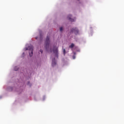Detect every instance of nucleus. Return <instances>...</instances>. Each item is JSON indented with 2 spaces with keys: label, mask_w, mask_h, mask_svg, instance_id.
<instances>
[{
  "label": "nucleus",
  "mask_w": 124,
  "mask_h": 124,
  "mask_svg": "<svg viewBox=\"0 0 124 124\" xmlns=\"http://www.w3.org/2000/svg\"><path fill=\"white\" fill-rule=\"evenodd\" d=\"M50 52H52V50L51 49L50 50Z\"/></svg>",
  "instance_id": "nucleus-12"
},
{
  "label": "nucleus",
  "mask_w": 124,
  "mask_h": 124,
  "mask_svg": "<svg viewBox=\"0 0 124 124\" xmlns=\"http://www.w3.org/2000/svg\"><path fill=\"white\" fill-rule=\"evenodd\" d=\"M53 52L55 57H57V58H58L59 57V47L57 46H54Z\"/></svg>",
  "instance_id": "nucleus-2"
},
{
  "label": "nucleus",
  "mask_w": 124,
  "mask_h": 124,
  "mask_svg": "<svg viewBox=\"0 0 124 124\" xmlns=\"http://www.w3.org/2000/svg\"><path fill=\"white\" fill-rule=\"evenodd\" d=\"M23 54L24 55V54H25V53H23Z\"/></svg>",
  "instance_id": "nucleus-14"
},
{
  "label": "nucleus",
  "mask_w": 124,
  "mask_h": 124,
  "mask_svg": "<svg viewBox=\"0 0 124 124\" xmlns=\"http://www.w3.org/2000/svg\"><path fill=\"white\" fill-rule=\"evenodd\" d=\"M73 59H75V56H73Z\"/></svg>",
  "instance_id": "nucleus-13"
},
{
  "label": "nucleus",
  "mask_w": 124,
  "mask_h": 124,
  "mask_svg": "<svg viewBox=\"0 0 124 124\" xmlns=\"http://www.w3.org/2000/svg\"><path fill=\"white\" fill-rule=\"evenodd\" d=\"M71 32L75 33L76 35H77V34H79V30L76 27L73 28L71 29Z\"/></svg>",
  "instance_id": "nucleus-3"
},
{
  "label": "nucleus",
  "mask_w": 124,
  "mask_h": 124,
  "mask_svg": "<svg viewBox=\"0 0 124 124\" xmlns=\"http://www.w3.org/2000/svg\"><path fill=\"white\" fill-rule=\"evenodd\" d=\"M26 50H29V56L30 57H32V55H33V46H29L28 48H26Z\"/></svg>",
  "instance_id": "nucleus-1"
},
{
  "label": "nucleus",
  "mask_w": 124,
  "mask_h": 124,
  "mask_svg": "<svg viewBox=\"0 0 124 124\" xmlns=\"http://www.w3.org/2000/svg\"><path fill=\"white\" fill-rule=\"evenodd\" d=\"M52 66H54V65H56L57 64V62H56V61L55 60V59L52 60Z\"/></svg>",
  "instance_id": "nucleus-6"
},
{
  "label": "nucleus",
  "mask_w": 124,
  "mask_h": 124,
  "mask_svg": "<svg viewBox=\"0 0 124 124\" xmlns=\"http://www.w3.org/2000/svg\"><path fill=\"white\" fill-rule=\"evenodd\" d=\"M63 31V28H62V27H61L60 28V31Z\"/></svg>",
  "instance_id": "nucleus-10"
},
{
  "label": "nucleus",
  "mask_w": 124,
  "mask_h": 124,
  "mask_svg": "<svg viewBox=\"0 0 124 124\" xmlns=\"http://www.w3.org/2000/svg\"><path fill=\"white\" fill-rule=\"evenodd\" d=\"M40 52H41V54H42V53H43V51L42 50H40Z\"/></svg>",
  "instance_id": "nucleus-11"
},
{
  "label": "nucleus",
  "mask_w": 124,
  "mask_h": 124,
  "mask_svg": "<svg viewBox=\"0 0 124 124\" xmlns=\"http://www.w3.org/2000/svg\"><path fill=\"white\" fill-rule=\"evenodd\" d=\"M71 15H69V16H68V20H69V21H70L71 22H74V19H72L71 17H71Z\"/></svg>",
  "instance_id": "nucleus-5"
},
{
  "label": "nucleus",
  "mask_w": 124,
  "mask_h": 124,
  "mask_svg": "<svg viewBox=\"0 0 124 124\" xmlns=\"http://www.w3.org/2000/svg\"><path fill=\"white\" fill-rule=\"evenodd\" d=\"M45 43H46L45 47L46 49H47L48 47H49V44L50 43V40H49V36L46 37Z\"/></svg>",
  "instance_id": "nucleus-4"
},
{
  "label": "nucleus",
  "mask_w": 124,
  "mask_h": 124,
  "mask_svg": "<svg viewBox=\"0 0 124 124\" xmlns=\"http://www.w3.org/2000/svg\"><path fill=\"white\" fill-rule=\"evenodd\" d=\"M63 53L64 55H65V54H66V51H65V49H63Z\"/></svg>",
  "instance_id": "nucleus-9"
},
{
  "label": "nucleus",
  "mask_w": 124,
  "mask_h": 124,
  "mask_svg": "<svg viewBox=\"0 0 124 124\" xmlns=\"http://www.w3.org/2000/svg\"><path fill=\"white\" fill-rule=\"evenodd\" d=\"M19 69V68L17 66H15L14 67V70H15L16 71H17V70H18Z\"/></svg>",
  "instance_id": "nucleus-7"
},
{
  "label": "nucleus",
  "mask_w": 124,
  "mask_h": 124,
  "mask_svg": "<svg viewBox=\"0 0 124 124\" xmlns=\"http://www.w3.org/2000/svg\"><path fill=\"white\" fill-rule=\"evenodd\" d=\"M69 48H73L74 47V44H71L70 46H69Z\"/></svg>",
  "instance_id": "nucleus-8"
}]
</instances>
